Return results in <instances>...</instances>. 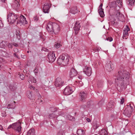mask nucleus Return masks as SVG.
<instances>
[{"mask_svg": "<svg viewBox=\"0 0 135 135\" xmlns=\"http://www.w3.org/2000/svg\"><path fill=\"white\" fill-rule=\"evenodd\" d=\"M129 74L125 71H119L118 74L115 79V82L117 85V88L119 91L126 88L129 84Z\"/></svg>", "mask_w": 135, "mask_h": 135, "instance_id": "nucleus-1", "label": "nucleus"}, {"mask_svg": "<svg viewBox=\"0 0 135 135\" xmlns=\"http://www.w3.org/2000/svg\"><path fill=\"white\" fill-rule=\"evenodd\" d=\"M46 29L49 32L57 33L60 30L59 26L55 23L50 22L47 25Z\"/></svg>", "mask_w": 135, "mask_h": 135, "instance_id": "nucleus-2", "label": "nucleus"}, {"mask_svg": "<svg viewBox=\"0 0 135 135\" xmlns=\"http://www.w3.org/2000/svg\"><path fill=\"white\" fill-rule=\"evenodd\" d=\"M69 60V57L68 56L62 54L60 56L57 60V63L59 65L61 64L64 66L66 65Z\"/></svg>", "mask_w": 135, "mask_h": 135, "instance_id": "nucleus-3", "label": "nucleus"}, {"mask_svg": "<svg viewBox=\"0 0 135 135\" xmlns=\"http://www.w3.org/2000/svg\"><path fill=\"white\" fill-rule=\"evenodd\" d=\"M21 123L20 122L13 123L10 125L8 127V129H10L12 128L15 130L20 133L22 127Z\"/></svg>", "mask_w": 135, "mask_h": 135, "instance_id": "nucleus-4", "label": "nucleus"}, {"mask_svg": "<svg viewBox=\"0 0 135 135\" xmlns=\"http://www.w3.org/2000/svg\"><path fill=\"white\" fill-rule=\"evenodd\" d=\"M18 18L17 15L15 13L9 12L8 15L7 19L10 23H13Z\"/></svg>", "mask_w": 135, "mask_h": 135, "instance_id": "nucleus-5", "label": "nucleus"}, {"mask_svg": "<svg viewBox=\"0 0 135 135\" xmlns=\"http://www.w3.org/2000/svg\"><path fill=\"white\" fill-rule=\"evenodd\" d=\"M18 18V20L17 22V25L21 26L27 24V22L24 16L21 15Z\"/></svg>", "mask_w": 135, "mask_h": 135, "instance_id": "nucleus-6", "label": "nucleus"}, {"mask_svg": "<svg viewBox=\"0 0 135 135\" xmlns=\"http://www.w3.org/2000/svg\"><path fill=\"white\" fill-rule=\"evenodd\" d=\"M74 89V87L73 86H67L66 87L64 90V94L66 95H70L73 91Z\"/></svg>", "mask_w": 135, "mask_h": 135, "instance_id": "nucleus-7", "label": "nucleus"}, {"mask_svg": "<svg viewBox=\"0 0 135 135\" xmlns=\"http://www.w3.org/2000/svg\"><path fill=\"white\" fill-rule=\"evenodd\" d=\"M47 60L49 62L52 63L54 62L55 59V54L54 52H49L47 57Z\"/></svg>", "mask_w": 135, "mask_h": 135, "instance_id": "nucleus-8", "label": "nucleus"}, {"mask_svg": "<svg viewBox=\"0 0 135 135\" xmlns=\"http://www.w3.org/2000/svg\"><path fill=\"white\" fill-rule=\"evenodd\" d=\"M64 83V81L60 78H57L56 80L55 85L56 87H60L62 86Z\"/></svg>", "mask_w": 135, "mask_h": 135, "instance_id": "nucleus-9", "label": "nucleus"}, {"mask_svg": "<svg viewBox=\"0 0 135 135\" xmlns=\"http://www.w3.org/2000/svg\"><path fill=\"white\" fill-rule=\"evenodd\" d=\"M84 73L86 75L90 76L91 74V69L90 67L85 66L83 68Z\"/></svg>", "mask_w": 135, "mask_h": 135, "instance_id": "nucleus-10", "label": "nucleus"}, {"mask_svg": "<svg viewBox=\"0 0 135 135\" xmlns=\"http://www.w3.org/2000/svg\"><path fill=\"white\" fill-rule=\"evenodd\" d=\"M80 23L78 22H76L75 25L74 27H73L74 32H75L76 35L77 34L80 29Z\"/></svg>", "mask_w": 135, "mask_h": 135, "instance_id": "nucleus-11", "label": "nucleus"}, {"mask_svg": "<svg viewBox=\"0 0 135 135\" xmlns=\"http://www.w3.org/2000/svg\"><path fill=\"white\" fill-rule=\"evenodd\" d=\"M50 6L48 3H46L44 4L43 8V12L45 13H48L49 11V9Z\"/></svg>", "mask_w": 135, "mask_h": 135, "instance_id": "nucleus-12", "label": "nucleus"}, {"mask_svg": "<svg viewBox=\"0 0 135 135\" xmlns=\"http://www.w3.org/2000/svg\"><path fill=\"white\" fill-rule=\"evenodd\" d=\"M78 74L77 71L74 68H72L69 73V76L70 78H72L76 76Z\"/></svg>", "mask_w": 135, "mask_h": 135, "instance_id": "nucleus-13", "label": "nucleus"}, {"mask_svg": "<svg viewBox=\"0 0 135 135\" xmlns=\"http://www.w3.org/2000/svg\"><path fill=\"white\" fill-rule=\"evenodd\" d=\"M103 4L101 3L100 4L98 10V12L100 16L101 17H103L104 16V14L103 12L104 9L102 8Z\"/></svg>", "mask_w": 135, "mask_h": 135, "instance_id": "nucleus-14", "label": "nucleus"}, {"mask_svg": "<svg viewBox=\"0 0 135 135\" xmlns=\"http://www.w3.org/2000/svg\"><path fill=\"white\" fill-rule=\"evenodd\" d=\"M111 64V62L109 61V63L107 64L106 65V69L108 71H110L113 69V65L112 64Z\"/></svg>", "mask_w": 135, "mask_h": 135, "instance_id": "nucleus-15", "label": "nucleus"}, {"mask_svg": "<svg viewBox=\"0 0 135 135\" xmlns=\"http://www.w3.org/2000/svg\"><path fill=\"white\" fill-rule=\"evenodd\" d=\"M129 31V28L128 27L127 25L126 26V28H124L123 30V38L125 37L126 39V36H127L128 34V31Z\"/></svg>", "mask_w": 135, "mask_h": 135, "instance_id": "nucleus-16", "label": "nucleus"}, {"mask_svg": "<svg viewBox=\"0 0 135 135\" xmlns=\"http://www.w3.org/2000/svg\"><path fill=\"white\" fill-rule=\"evenodd\" d=\"M57 112H54L53 113L50 114L49 115V118L50 119H53L57 118L58 115L57 114Z\"/></svg>", "mask_w": 135, "mask_h": 135, "instance_id": "nucleus-17", "label": "nucleus"}, {"mask_svg": "<svg viewBox=\"0 0 135 135\" xmlns=\"http://www.w3.org/2000/svg\"><path fill=\"white\" fill-rule=\"evenodd\" d=\"M70 12L73 14H75L78 12L77 10V7H72L71 9Z\"/></svg>", "mask_w": 135, "mask_h": 135, "instance_id": "nucleus-18", "label": "nucleus"}, {"mask_svg": "<svg viewBox=\"0 0 135 135\" xmlns=\"http://www.w3.org/2000/svg\"><path fill=\"white\" fill-rule=\"evenodd\" d=\"M126 2L128 7L133 6L134 5V0H126Z\"/></svg>", "mask_w": 135, "mask_h": 135, "instance_id": "nucleus-19", "label": "nucleus"}, {"mask_svg": "<svg viewBox=\"0 0 135 135\" xmlns=\"http://www.w3.org/2000/svg\"><path fill=\"white\" fill-rule=\"evenodd\" d=\"M12 6L14 8L16 9L18 7L20 6V5L18 1L17 0L14 1Z\"/></svg>", "mask_w": 135, "mask_h": 135, "instance_id": "nucleus-20", "label": "nucleus"}, {"mask_svg": "<svg viewBox=\"0 0 135 135\" xmlns=\"http://www.w3.org/2000/svg\"><path fill=\"white\" fill-rule=\"evenodd\" d=\"M80 96L81 99V100H83L86 97V94L84 92H81L80 93Z\"/></svg>", "mask_w": 135, "mask_h": 135, "instance_id": "nucleus-21", "label": "nucleus"}, {"mask_svg": "<svg viewBox=\"0 0 135 135\" xmlns=\"http://www.w3.org/2000/svg\"><path fill=\"white\" fill-rule=\"evenodd\" d=\"M35 130L33 129H30L27 132L26 135H34Z\"/></svg>", "mask_w": 135, "mask_h": 135, "instance_id": "nucleus-22", "label": "nucleus"}, {"mask_svg": "<svg viewBox=\"0 0 135 135\" xmlns=\"http://www.w3.org/2000/svg\"><path fill=\"white\" fill-rule=\"evenodd\" d=\"M77 132L78 135H84L85 133L84 131L81 129H78Z\"/></svg>", "mask_w": 135, "mask_h": 135, "instance_id": "nucleus-23", "label": "nucleus"}, {"mask_svg": "<svg viewBox=\"0 0 135 135\" xmlns=\"http://www.w3.org/2000/svg\"><path fill=\"white\" fill-rule=\"evenodd\" d=\"M26 95L27 97L31 99H32L33 98V97L32 94V93L30 91H27Z\"/></svg>", "mask_w": 135, "mask_h": 135, "instance_id": "nucleus-24", "label": "nucleus"}, {"mask_svg": "<svg viewBox=\"0 0 135 135\" xmlns=\"http://www.w3.org/2000/svg\"><path fill=\"white\" fill-rule=\"evenodd\" d=\"M131 111H129L127 109H126L124 111V113L127 116L129 117H130L132 114Z\"/></svg>", "mask_w": 135, "mask_h": 135, "instance_id": "nucleus-25", "label": "nucleus"}, {"mask_svg": "<svg viewBox=\"0 0 135 135\" xmlns=\"http://www.w3.org/2000/svg\"><path fill=\"white\" fill-rule=\"evenodd\" d=\"M100 135H108L107 132L105 129L102 130L100 132Z\"/></svg>", "mask_w": 135, "mask_h": 135, "instance_id": "nucleus-26", "label": "nucleus"}, {"mask_svg": "<svg viewBox=\"0 0 135 135\" xmlns=\"http://www.w3.org/2000/svg\"><path fill=\"white\" fill-rule=\"evenodd\" d=\"M65 117L67 119L69 120H74L75 118L71 116L70 115H67L65 116Z\"/></svg>", "mask_w": 135, "mask_h": 135, "instance_id": "nucleus-27", "label": "nucleus"}, {"mask_svg": "<svg viewBox=\"0 0 135 135\" xmlns=\"http://www.w3.org/2000/svg\"><path fill=\"white\" fill-rule=\"evenodd\" d=\"M29 81L33 83H36V80L32 76H30L29 77Z\"/></svg>", "mask_w": 135, "mask_h": 135, "instance_id": "nucleus-28", "label": "nucleus"}, {"mask_svg": "<svg viewBox=\"0 0 135 135\" xmlns=\"http://www.w3.org/2000/svg\"><path fill=\"white\" fill-rule=\"evenodd\" d=\"M61 45L59 42H55L54 45V47L57 49L59 48L60 47Z\"/></svg>", "mask_w": 135, "mask_h": 135, "instance_id": "nucleus-29", "label": "nucleus"}, {"mask_svg": "<svg viewBox=\"0 0 135 135\" xmlns=\"http://www.w3.org/2000/svg\"><path fill=\"white\" fill-rule=\"evenodd\" d=\"M107 107L108 108H113L114 107V106L112 102H109Z\"/></svg>", "mask_w": 135, "mask_h": 135, "instance_id": "nucleus-30", "label": "nucleus"}, {"mask_svg": "<svg viewBox=\"0 0 135 135\" xmlns=\"http://www.w3.org/2000/svg\"><path fill=\"white\" fill-rule=\"evenodd\" d=\"M106 40L108 41L111 42L113 40V38L110 37H108L106 38Z\"/></svg>", "mask_w": 135, "mask_h": 135, "instance_id": "nucleus-31", "label": "nucleus"}, {"mask_svg": "<svg viewBox=\"0 0 135 135\" xmlns=\"http://www.w3.org/2000/svg\"><path fill=\"white\" fill-rule=\"evenodd\" d=\"M129 105L130 106L128 107V108H129V110H130V109H131V110H130V111H131V112H133V111L134 110L133 108V107L131 106V104H130Z\"/></svg>", "mask_w": 135, "mask_h": 135, "instance_id": "nucleus-32", "label": "nucleus"}, {"mask_svg": "<svg viewBox=\"0 0 135 135\" xmlns=\"http://www.w3.org/2000/svg\"><path fill=\"white\" fill-rule=\"evenodd\" d=\"M102 84L103 83L102 82L99 81L98 82L97 84L98 87H101V86L102 85Z\"/></svg>", "mask_w": 135, "mask_h": 135, "instance_id": "nucleus-33", "label": "nucleus"}, {"mask_svg": "<svg viewBox=\"0 0 135 135\" xmlns=\"http://www.w3.org/2000/svg\"><path fill=\"white\" fill-rule=\"evenodd\" d=\"M8 47L9 48H12V44L9 43L7 45Z\"/></svg>", "mask_w": 135, "mask_h": 135, "instance_id": "nucleus-34", "label": "nucleus"}, {"mask_svg": "<svg viewBox=\"0 0 135 135\" xmlns=\"http://www.w3.org/2000/svg\"><path fill=\"white\" fill-rule=\"evenodd\" d=\"M64 132L63 131H60L58 133V135H63Z\"/></svg>", "mask_w": 135, "mask_h": 135, "instance_id": "nucleus-35", "label": "nucleus"}, {"mask_svg": "<svg viewBox=\"0 0 135 135\" xmlns=\"http://www.w3.org/2000/svg\"><path fill=\"white\" fill-rule=\"evenodd\" d=\"M33 19L35 21H37L38 20V18L37 16H35L33 17Z\"/></svg>", "mask_w": 135, "mask_h": 135, "instance_id": "nucleus-36", "label": "nucleus"}, {"mask_svg": "<svg viewBox=\"0 0 135 135\" xmlns=\"http://www.w3.org/2000/svg\"><path fill=\"white\" fill-rule=\"evenodd\" d=\"M29 88L31 90H35V88L33 86L31 85H29Z\"/></svg>", "mask_w": 135, "mask_h": 135, "instance_id": "nucleus-37", "label": "nucleus"}, {"mask_svg": "<svg viewBox=\"0 0 135 135\" xmlns=\"http://www.w3.org/2000/svg\"><path fill=\"white\" fill-rule=\"evenodd\" d=\"M75 84L77 86L79 87V81H76L75 82Z\"/></svg>", "mask_w": 135, "mask_h": 135, "instance_id": "nucleus-38", "label": "nucleus"}, {"mask_svg": "<svg viewBox=\"0 0 135 135\" xmlns=\"http://www.w3.org/2000/svg\"><path fill=\"white\" fill-rule=\"evenodd\" d=\"M124 98H122L121 100L120 101V104H122L124 102Z\"/></svg>", "mask_w": 135, "mask_h": 135, "instance_id": "nucleus-39", "label": "nucleus"}, {"mask_svg": "<svg viewBox=\"0 0 135 135\" xmlns=\"http://www.w3.org/2000/svg\"><path fill=\"white\" fill-rule=\"evenodd\" d=\"M81 49L80 48V47H79V46H78V47H77V49H76V51L77 52H78V51H81Z\"/></svg>", "mask_w": 135, "mask_h": 135, "instance_id": "nucleus-40", "label": "nucleus"}, {"mask_svg": "<svg viewBox=\"0 0 135 135\" xmlns=\"http://www.w3.org/2000/svg\"><path fill=\"white\" fill-rule=\"evenodd\" d=\"M34 71L35 73L37 74V73L38 71V69L36 68H35L34 70Z\"/></svg>", "mask_w": 135, "mask_h": 135, "instance_id": "nucleus-41", "label": "nucleus"}, {"mask_svg": "<svg viewBox=\"0 0 135 135\" xmlns=\"http://www.w3.org/2000/svg\"><path fill=\"white\" fill-rule=\"evenodd\" d=\"M24 76L23 75H20V78L22 80L24 78Z\"/></svg>", "mask_w": 135, "mask_h": 135, "instance_id": "nucleus-42", "label": "nucleus"}, {"mask_svg": "<svg viewBox=\"0 0 135 135\" xmlns=\"http://www.w3.org/2000/svg\"><path fill=\"white\" fill-rule=\"evenodd\" d=\"M79 87L82 86L83 85V83L81 81H79Z\"/></svg>", "mask_w": 135, "mask_h": 135, "instance_id": "nucleus-43", "label": "nucleus"}, {"mask_svg": "<svg viewBox=\"0 0 135 135\" xmlns=\"http://www.w3.org/2000/svg\"><path fill=\"white\" fill-rule=\"evenodd\" d=\"M37 95L38 96V98H41V96L39 93H37Z\"/></svg>", "mask_w": 135, "mask_h": 135, "instance_id": "nucleus-44", "label": "nucleus"}, {"mask_svg": "<svg viewBox=\"0 0 135 135\" xmlns=\"http://www.w3.org/2000/svg\"><path fill=\"white\" fill-rule=\"evenodd\" d=\"M13 45L15 47H18V44L16 43H14Z\"/></svg>", "mask_w": 135, "mask_h": 135, "instance_id": "nucleus-45", "label": "nucleus"}, {"mask_svg": "<svg viewBox=\"0 0 135 135\" xmlns=\"http://www.w3.org/2000/svg\"><path fill=\"white\" fill-rule=\"evenodd\" d=\"M86 120L88 122H90V119L88 118H87L86 119Z\"/></svg>", "mask_w": 135, "mask_h": 135, "instance_id": "nucleus-46", "label": "nucleus"}, {"mask_svg": "<svg viewBox=\"0 0 135 135\" xmlns=\"http://www.w3.org/2000/svg\"><path fill=\"white\" fill-rule=\"evenodd\" d=\"M3 26V25L2 24L1 20H0V27H2Z\"/></svg>", "mask_w": 135, "mask_h": 135, "instance_id": "nucleus-47", "label": "nucleus"}, {"mask_svg": "<svg viewBox=\"0 0 135 135\" xmlns=\"http://www.w3.org/2000/svg\"><path fill=\"white\" fill-rule=\"evenodd\" d=\"M78 78L80 79H81L82 78V77L81 76H80V75H79L78 76Z\"/></svg>", "mask_w": 135, "mask_h": 135, "instance_id": "nucleus-48", "label": "nucleus"}, {"mask_svg": "<svg viewBox=\"0 0 135 135\" xmlns=\"http://www.w3.org/2000/svg\"><path fill=\"white\" fill-rule=\"evenodd\" d=\"M14 50L15 52H17V51H18V50L16 49H15Z\"/></svg>", "mask_w": 135, "mask_h": 135, "instance_id": "nucleus-49", "label": "nucleus"}, {"mask_svg": "<svg viewBox=\"0 0 135 135\" xmlns=\"http://www.w3.org/2000/svg\"><path fill=\"white\" fill-rule=\"evenodd\" d=\"M99 49H96V50H92V52H93V51H95V52H96V51H98V50H99Z\"/></svg>", "mask_w": 135, "mask_h": 135, "instance_id": "nucleus-50", "label": "nucleus"}, {"mask_svg": "<svg viewBox=\"0 0 135 135\" xmlns=\"http://www.w3.org/2000/svg\"><path fill=\"white\" fill-rule=\"evenodd\" d=\"M2 115L3 116V117H4L5 116V115H4V112L3 113H2Z\"/></svg>", "mask_w": 135, "mask_h": 135, "instance_id": "nucleus-51", "label": "nucleus"}, {"mask_svg": "<svg viewBox=\"0 0 135 135\" xmlns=\"http://www.w3.org/2000/svg\"><path fill=\"white\" fill-rule=\"evenodd\" d=\"M14 55L15 56H16L17 57V56L16 55V54L15 53L14 54Z\"/></svg>", "mask_w": 135, "mask_h": 135, "instance_id": "nucleus-52", "label": "nucleus"}, {"mask_svg": "<svg viewBox=\"0 0 135 135\" xmlns=\"http://www.w3.org/2000/svg\"><path fill=\"white\" fill-rule=\"evenodd\" d=\"M6 0H1V1L4 2H5Z\"/></svg>", "mask_w": 135, "mask_h": 135, "instance_id": "nucleus-53", "label": "nucleus"}, {"mask_svg": "<svg viewBox=\"0 0 135 135\" xmlns=\"http://www.w3.org/2000/svg\"><path fill=\"white\" fill-rule=\"evenodd\" d=\"M3 60V59H2L1 58H0V62H2V61Z\"/></svg>", "mask_w": 135, "mask_h": 135, "instance_id": "nucleus-54", "label": "nucleus"}, {"mask_svg": "<svg viewBox=\"0 0 135 135\" xmlns=\"http://www.w3.org/2000/svg\"><path fill=\"white\" fill-rule=\"evenodd\" d=\"M2 68L1 66L0 65V70Z\"/></svg>", "mask_w": 135, "mask_h": 135, "instance_id": "nucleus-55", "label": "nucleus"}, {"mask_svg": "<svg viewBox=\"0 0 135 135\" xmlns=\"http://www.w3.org/2000/svg\"><path fill=\"white\" fill-rule=\"evenodd\" d=\"M112 23H113V24H114V22H112Z\"/></svg>", "mask_w": 135, "mask_h": 135, "instance_id": "nucleus-56", "label": "nucleus"}, {"mask_svg": "<svg viewBox=\"0 0 135 135\" xmlns=\"http://www.w3.org/2000/svg\"><path fill=\"white\" fill-rule=\"evenodd\" d=\"M9 88L10 89H11L12 90V88H11V86H10V87H9Z\"/></svg>", "mask_w": 135, "mask_h": 135, "instance_id": "nucleus-57", "label": "nucleus"}, {"mask_svg": "<svg viewBox=\"0 0 135 135\" xmlns=\"http://www.w3.org/2000/svg\"><path fill=\"white\" fill-rule=\"evenodd\" d=\"M94 135H98V134H94Z\"/></svg>", "mask_w": 135, "mask_h": 135, "instance_id": "nucleus-58", "label": "nucleus"}, {"mask_svg": "<svg viewBox=\"0 0 135 135\" xmlns=\"http://www.w3.org/2000/svg\"><path fill=\"white\" fill-rule=\"evenodd\" d=\"M36 90L37 91H36V92H37V89H36Z\"/></svg>", "mask_w": 135, "mask_h": 135, "instance_id": "nucleus-59", "label": "nucleus"}, {"mask_svg": "<svg viewBox=\"0 0 135 135\" xmlns=\"http://www.w3.org/2000/svg\"><path fill=\"white\" fill-rule=\"evenodd\" d=\"M41 102H42V100H41Z\"/></svg>", "mask_w": 135, "mask_h": 135, "instance_id": "nucleus-60", "label": "nucleus"}, {"mask_svg": "<svg viewBox=\"0 0 135 135\" xmlns=\"http://www.w3.org/2000/svg\"><path fill=\"white\" fill-rule=\"evenodd\" d=\"M14 103L15 104V102H14Z\"/></svg>", "mask_w": 135, "mask_h": 135, "instance_id": "nucleus-61", "label": "nucleus"}, {"mask_svg": "<svg viewBox=\"0 0 135 135\" xmlns=\"http://www.w3.org/2000/svg\"><path fill=\"white\" fill-rule=\"evenodd\" d=\"M27 52L28 53L29 52V51H27Z\"/></svg>", "mask_w": 135, "mask_h": 135, "instance_id": "nucleus-62", "label": "nucleus"}, {"mask_svg": "<svg viewBox=\"0 0 135 135\" xmlns=\"http://www.w3.org/2000/svg\"><path fill=\"white\" fill-rule=\"evenodd\" d=\"M10 105V104H9L8 105V106H9Z\"/></svg>", "mask_w": 135, "mask_h": 135, "instance_id": "nucleus-63", "label": "nucleus"}, {"mask_svg": "<svg viewBox=\"0 0 135 135\" xmlns=\"http://www.w3.org/2000/svg\"><path fill=\"white\" fill-rule=\"evenodd\" d=\"M73 135H75V134H73Z\"/></svg>", "mask_w": 135, "mask_h": 135, "instance_id": "nucleus-64", "label": "nucleus"}]
</instances>
